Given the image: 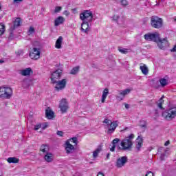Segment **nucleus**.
<instances>
[{"mask_svg": "<svg viewBox=\"0 0 176 176\" xmlns=\"http://www.w3.org/2000/svg\"><path fill=\"white\" fill-rule=\"evenodd\" d=\"M137 144H136V149L138 152H140L141 151V148L142 147L144 140L142 139V137L141 135L138 136L137 138Z\"/></svg>", "mask_w": 176, "mask_h": 176, "instance_id": "dca6fc26", "label": "nucleus"}, {"mask_svg": "<svg viewBox=\"0 0 176 176\" xmlns=\"http://www.w3.org/2000/svg\"><path fill=\"white\" fill-rule=\"evenodd\" d=\"M101 151H102V149L101 148V147H98L94 152H93V156L94 158L97 157V156H98V153H100V152H101Z\"/></svg>", "mask_w": 176, "mask_h": 176, "instance_id": "cd10ccee", "label": "nucleus"}, {"mask_svg": "<svg viewBox=\"0 0 176 176\" xmlns=\"http://www.w3.org/2000/svg\"><path fill=\"white\" fill-rule=\"evenodd\" d=\"M156 43L157 44L158 47H160V49L162 50H164L166 47H168L169 46L168 41L167 38H160V36H159Z\"/></svg>", "mask_w": 176, "mask_h": 176, "instance_id": "0eeeda50", "label": "nucleus"}, {"mask_svg": "<svg viewBox=\"0 0 176 176\" xmlns=\"http://www.w3.org/2000/svg\"><path fill=\"white\" fill-rule=\"evenodd\" d=\"M63 14H65V16H69V12H68V10H65L63 12Z\"/></svg>", "mask_w": 176, "mask_h": 176, "instance_id": "a18cd8bd", "label": "nucleus"}, {"mask_svg": "<svg viewBox=\"0 0 176 176\" xmlns=\"http://www.w3.org/2000/svg\"><path fill=\"white\" fill-rule=\"evenodd\" d=\"M140 127L142 129V128H144L145 129V127H146V125H145V124H141L140 125Z\"/></svg>", "mask_w": 176, "mask_h": 176, "instance_id": "864d4df0", "label": "nucleus"}, {"mask_svg": "<svg viewBox=\"0 0 176 176\" xmlns=\"http://www.w3.org/2000/svg\"><path fill=\"white\" fill-rule=\"evenodd\" d=\"M121 0H116V2H117V3H119V1H120Z\"/></svg>", "mask_w": 176, "mask_h": 176, "instance_id": "bf43d9fd", "label": "nucleus"}, {"mask_svg": "<svg viewBox=\"0 0 176 176\" xmlns=\"http://www.w3.org/2000/svg\"><path fill=\"white\" fill-rule=\"evenodd\" d=\"M168 145H170V142H169V140L166 141V142H165V144H164V146H168Z\"/></svg>", "mask_w": 176, "mask_h": 176, "instance_id": "8fccbe9b", "label": "nucleus"}, {"mask_svg": "<svg viewBox=\"0 0 176 176\" xmlns=\"http://www.w3.org/2000/svg\"><path fill=\"white\" fill-rule=\"evenodd\" d=\"M175 21H176V18L175 19Z\"/></svg>", "mask_w": 176, "mask_h": 176, "instance_id": "e2e57ef3", "label": "nucleus"}, {"mask_svg": "<svg viewBox=\"0 0 176 176\" xmlns=\"http://www.w3.org/2000/svg\"><path fill=\"white\" fill-rule=\"evenodd\" d=\"M128 160L129 159L127 158V156L119 157L117 159L116 167H118V168H122V167H123L126 163H127Z\"/></svg>", "mask_w": 176, "mask_h": 176, "instance_id": "9b49d317", "label": "nucleus"}, {"mask_svg": "<svg viewBox=\"0 0 176 176\" xmlns=\"http://www.w3.org/2000/svg\"><path fill=\"white\" fill-rule=\"evenodd\" d=\"M63 8L61 6H56L54 10L55 13H58V12H61Z\"/></svg>", "mask_w": 176, "mask_h": 176, "instance_id": "e433bc0d", "label": "nucleus"}, {"mask_svg": "<svg viewBox=\"0 0 176 176\" xmlns=\"http://www.w3.org/2000/svg\"><path fill=\"white\" fill-rule=\"evenodd\" d=\"M109 126V129L107 131L108 134H112L116 130V127H118V121H113V122H110V124Z\"/></svg>", "mask_w": 176, "mask_h": 176, "instance_id": "4468645a", "label": "nucleus"}, {"mask_svg": "<svg viewBox=\"0 0 176 176\" xmlns=\"http://www.w3.org/2000/svg\"><path fill=\"white\" fill-rule=\"evenodd\" d=\"M162 116L166 120H173L176 116V107H173L162 113Z\"/></svg>", "mask_w": 176, "mask_h": 176, "instance_id": "39448f33", "label": "nucleus"}, {"mask_svg": "<svg viewBox=\"0 0 176 176\" xmlns=\"http://www.w3.org/2000/svg\"><path fill=\"white\" fill-rule=\"evenodd\" d=\"M125 108H126V109H129V108H130V104H125Z\"/></svg>", "mask_w": 176, "mask_h": 176, "instance_id": "3c124183", "label": "nucleus"}, {"mask_svg": "<svg viewBox=\"0 0 176 176\" xmlns=\"http://www.w3.org/2000/svg\"><path fill=\"white\" fill-rule=\"evenodd\" d=\"M44 159L47 163H52V162H53V154L47 153L44 156Z\"/></svg>", "mask_w": 176, "mask_h": 176, "instance_id": "4be33fe9", "label": "nucleus"}, {"mask_svg": "<svg viewBox=\"0 0 176 176\" xmlns=\"http://www.w3.org/2000/svg\"><path fill=\"white\" fill-rule=\"evenodd\" d=\"M140 69L141 70L143 75H148V74L149 73V69H148V67L144 63H141Z\"/></svg>", "mask_w": 176, "mask_h": 176, "instance_id": "f3484780", "label": "nucleus"}, {"mask_svg": "<svg viewBox=\"0 0 176 176\" xmlns=\"http://www.w3.org/2000/svg\"><path fill=\"white\" fill-rule=\"evenodd\" d=\"M164 157H166V154H165V153H162V154H161L160 156V160H162V161L164 160Z\"/></svg>", "mask_w": 176, "mask_h": 176, "instance_id": "37998d69", "label": "nucleus"}, {"mask_svg": "<svg viewBox=\"0 0 176 176\" xmlns=\"http://www.w3.org/2000/svg\"><path fill=\"white\" fill-rule=\"evenodd\" d=\"M10 36H13V33H12V32H11V33L10 34Z\"/></svg>", "mask_w": 176, "mask_h": 176, "instance_id": "052dcab7", "label": "nucleus"}, {"mask_svg": "<svg viewBox=\"0 0 176 176\" xmlns=\"http://www.w3.org/2000/svg\"><path fill=\"white\" fill-rule=\"evenodd\" d=\"M40 151H41V152H43V153H49V146L43 144L41 146Z\"/></svg>", "mask_w": 176, "mask_h": 176, "instance_id": "a878e982", "label": "nucleus"}, {"mask_svg": "<svg viewBox=\"0 0 176 176\" xmlns=\"http://www.w3.org/2000/svg\"><path fill=\"white\" fill-rule=\"evenodd\" d=\"M118 50L122 53V54H127V53H129L130 51V50L127 49V48H123L122 47H118Z\"/></svg>", "mask_w": 176, "mask_h": 176, "instance_id": "393cba45", "label": "nucleus"}, {"mask_svg": "<svg viewBox=\"0 0 176 176\" xmlns=\"http://www.w3.org/2000/svg\"><path fill=\"white\" fill-rule=\"evenodd\" d=\"M65 21V19L63 16H58L54 21V25L55 27H58L60 24H63Z\"/></svg>", "mask_w": 176, "mask_h": 176, "instance_id": "6ab92c4d", "label": "nucleus"}, {"mask_svg": "<svg viewBox=\"0 0 176 176\" xmlns=\"http://www.w3.org/2000/svg\"><path fill=\"white\" fill-rule=\"evenodd\" d=\"M55 89L57 91H60V90H63L65 89V86H67V79H62L61 80H56Z\"/></svg>", "mask_w": 176, "mask_h": 176, "instance_id": "9d476101", "label": "nucleus"}, {"mask_svg": "<svg viewBox=\"0 0 176 176\" xmlns=\"http://www.w3.org/2000/svg\"><path fill=\"white\" fill-rule=\"evenodd\" d=\"M3 63H5V60H3V59H1L0 64H3Z\"/></svg>", "mask_w": 176, "mask_h": 176, "instance_id": "5fc2aeb1", "label": "nucleus"}, {"mask_svg": "<svg viewBox=\"0 0 176 176\" xmlns=\"http://www.w3.org/2000/svg\"><path fill=\"white\" fill-rule=\"evenodd\" d=\"M113 19L115 21H118V20H119V19H120V16H119V15H114L113 16Z\"/></svg>", "mask_w": 176, "mask_h": 176, "instance_id": "79ce46f5", "label": "nucleus"}, {"mask_svg": "<svg viewBox=\"0 0 176 176\" xmlns=\"http://www.w3.org/2000/svg\"><path fill=\"white\" fill-rule=\"evenodd\" d=\"M97 176H104V173H101V172H99L98 173V175Z\"/></svg>", "mask_w": 176, "mask_h": 176, "instance_id": "603ef678", "label": "nucleus"}, {"mask_svg": "<svg viewBox=\"0 0 176 176\" xmlns=\"http://www.w3.org/2000/svg\"><path fill=\"white\" fill-rule=\"evenodd\" d=\"M21 25V19L16 18L15 21H14L13 28L12 30H14L15 28H17V27H20Z\"/></svg>", "mask_w": 176, "mask_h": 176, "instance_id": "b1692460", "label": "nucleus"}, {"mask_svg": "<svg viewBox=\"0 0 176 176\" xmlns=\"http://www.w3.org/2000/svg\"><path fill=\"white\" fill-rule=\"evenodd\" d=\"M73 12H76V10H77V8H74L72 9Z\"/></svg>", "mask_w": 176, "mask_h": 176, "instance_id": "13d9d810", "label": "nucleus"}, {"mask_svg": "<svg viewBox=\"0 0 176 176\" xmlns=\"http://www.w3.org/2000/svg\"><path fill=\"white\" fill-rule=\"evenodd\" d=\"M164 102V100H162V99L159 100V102L157 103V107L160 108V109H163V104Z\"/></svg>", "mask_w": 176, "mask_h": 176, "instance_id": "473e14b6", "label": "nucleus"}, {"mask_svg": "<svg viewBox=\"0 0 176 176\" xmlns=\"http://www.w3.org/2000/svg\"><path fill=\"white\" fill-rule=\"evenodd\" d=\"M29 56L32 60H38L41 57V49L33 47L32 51L29 54Z\"/></svg>", "mask_w": 176, "mask_h": 176, "instance_id": "1a4fd4ad", "label": "nucleus"}, {"mask_svg": "<svg viewBox=\"0 0 176 176\" xmlns=\"http://www.w3.org/2000/svg\"><path fill=\"white\" fill-rule=\"evenodd\" d=\"M62 43H63V36H59L56 41L55 47L56 49H61Z\"/></svg>", "mask_w": 176, "mask_h": 176, "instance_id": "5701e85b", "label": "nucleus"}, {"mask_svg": "<svg viewBox=\"0 0 176 176\" xmlns=\"http://www.w3.org/2000/svg\"><path fill=\"white\" fill-rule=\"evenodd\" d=\"M32 74V69L31 67L26 68L25 69L21 70V74L23 76H28V75H31Z\"/></svg>", "mask_w": 176, "mask_h": 176, "instance_id": "aec40b11", "label": "nucleus"}, {"mask_svg": "<svg viewBox=\"0 0 176 176\" xmlns=\"http://www.w3.org/2000/svg\"><path fill=\"white\" fill-rule=\"evenodd\" d=\"M61 74H63V70L58 69L54 72L51 75V82L53 84L57 83V80L61 78Z\"/></svg>", "mask_w": 176, "mask_h": 176, "instance_id": "6e6552de", "label": "nucleus"}, {"mask_svg": "<svg viewBox=\"0 0 176 176\" xmlns=\"http://www.w3.org/2000/svg\"><path fill=\"white\" fill-rule=\"evenodd\" d=\"M5 34V25L0 23V36Z\"/></svg>", "mask_w": 176, "mask_h": 176, "instance_id": "7c9ffc66", "label": "nucleus"}, {"mask_svg": "<svg viewBox=\"0 0 176 176\" xmlns=\"http://www.w3.org/2000/svg\"><path fill=\"white\" fill-rule=\"evenodd\" d=\"M131 90L126 89L123 91H118V95L116 96L117 100L122 101L124 98V96H127L130 93Z\"/></svg>", "mask_w": 176, "mask_h": 176, "instance_id": "ddd939ff", "label": "nucleus"}, {"mask_svg": "<svg viewBox=\"0 0 176 176\" xmlns=\"http://www.w3.org/2000/svg\"><path fill=\"white\" fill-rule=\"evenodd\" d=\"M41 127L43 130H45L47 127V124L45 123V124H42Z\"/></svg>", "mask_w": 176, "mask_h": 176, "instance_id": "49530a36", "label": "nucleus"}, {"mask_svg": "<svg viewBox=\"0 0 176 176\" xmlns=\"http://www.w3.org/2000/svg\"><path fill=\"white\" fill-rule=\"evenodd\" d=\"M57 135H59V137H63L64 135V132L62 131H58L56 132Z\"/></svg>", "mask_w": 176, "mask_h": 176, "instance_id": "a19ab883", "label": "nucleus"}, {"mask_svg": "<svg viewBox=\"0 0 176 176\" xmlns=\"http://www.w3.org/2000/svg\"><path fill=\"white\" fill-rule=\"evenodd\" d=\"M72 142L73 144H75V145H78V138L74 137L71 139H69V142Z\"/></svg>", "mask_w": 176, "mask_h": 176, "instance_id": "72a5a7b5", "label": "nucleus"}, {"mask_svg": "<svg viewBox=\"0 0 176 176\" xmlns=\"http://www.w3.org/2000/svg\"><path fill=\"white\" fill-rule=\"evenodd\" d=\"M2 8V6L1 5V3H0V9Z\"/></svg>", "mask_w": 176, "mask_h": 176, "instance_id": "680f3d73", "label": "nucleus"}, {"mask_svg": "<svg viewBox=\"0 0 176 176\" xmlns=\"http://www.w3.org/2000/svg\"><path fill=\"white\" fill-rule=\"evenodd\" d=\"M116 148V145L113 144L112 147L110 148L111 152H115Z\"/></svg>", "mask_w": 176, "mask_h": 176, "instance_id": "c03bdc74", "label": "nucleus"}, {"mask_svg": "<svg viewBox=\"0 0 176 176\" xmlns=\"http://www.w3.org/2000/svg\"><path fill=\"white\" fill-rule=\"evenodd\" d=\"M16 54L17 56V57H20V56H23V54H24V51L20 50H18L17 52H16Z\"/></svg>", "mask_w": 176, "mask_h": 176, "instance_id": "c9c22d12", "label": "nucleus"}, {"mask_svg": "<svg viewBox=\"0 0 176 176\" xmlns=\"http://www.w3.org/2000/svg\"><path fill=\"white\" fill-rule=\"evenodd\" d=\"M163 98H164V96H162L160 98V100H162V101H163Z\"/></svg>", "mask_w": 176, "mask_h": 176, "instance_id": "4d7b16f0", "label": "nucleus"}, {"mask_svg": "<svg viewBox=\"0 0 176 176\" xmlns=\"http://www.w3.org/2000/svg\"><path fill=\"white\" fill-rule=\"evenodd\" d=\"M118 3H120L122 6H127V5H129L127 0H121Z\"/></svg>", "mask_w": 176, "mask_h": 176, "instance_id": "f704fd0d", "label": "nucleus"}, {"mask_svg": "<svg viewBox=\"0 0 176 176\" xmlns=\"http://www.w3.org/2000/svg\"><path fill=\"white\" fill-rule=\"evenodd\" d=\"M145 176H153V173L152 172H148Z\"/></svg>", "mask_w": 176, "mask_h": 176, "instance_id": "de8ad7c7", "label": "nucleus"}, {"mask_svg": "<svg viewBox=\"0 0 176 176\" xmlns=\"http://www.w3.org/2000/svg\"><path fill=\"white\" fill-rule=\"evenodd\" d=\"M120 141V139L119 138H116L112 141V144L113 145H116V144H118V142H119Z\"/></svg>", "mask_w": 176, "mask_h": 176, "instance_id": "4c0bfd02", "label": "nucleus"}, {"mask_svg": "<svg viewBox=\"0 0 176 176\" xmlns=\"http://www.w3.org/2000/svg\"><path fill=\"white\" fill-rule=\"evenodd\" d=\"M19 2H23V0H14L13 1L14 3H19Z\"/></svg>", "mask_w": 176, "mask_h": 176, "instance_id": "09e8293b", "label": "nucleus"}, {"mask_svg": "<svg viewBox=\"0 0 176 176\" xmlns=\"http://www.w3.org/2000/svg\"><path fill=\"white\" fill-rule=\"evenodd\" d=\"M134 137V134L131 133L129 137L124 139L120 143L121 147H119V149H121L122 151H131Z\"/></svg>", "mask_w": 176, "mask_h": 176, "instance_id": "f03ea898", "label": "nucleus"}, {"mask_svg": "<svg viewBox=\"0 0 176 176\" xmlns=\"http://www.w3.org/2000/svg\"><path fill=\"white\" fill-rule=\"evenodd\" d=\"M45 116L47 119H53L54 118V112L50 109L45 110Z\"/></svg>", "mask_w": 176, "mask_h": 176, "instance_id": "a211bd4d", "label": "nucleus"}, {"mask_svg": "<svg viewBox=\"0 0 176 176\" xmlns=\"http://www.w3.org/2000/svg\"><path fill=\"white\" fill-rule=\"evenodd\" d=\"M111 156V153H107V159H109V157Z\"/></svg>", "mask_w": 176, "mask_h": 176, "instance_id": "6e6d98bb", "label": "nucleus"}, {"mask_svg": "<svg viewBox=\"0 0 176 176\" xmlns=\"http://www.w3.org/2000/svg\"><path fill=\"white\" fill-rule=\"evenodd\" d=\"M13 94V90L10 87H0V98H6L9 100Z\"/></svg>", "mask_w": 176, "mask_h": 176, "instance_id": "7ed1b4c3", "label": "nucleus"}, {"mask_svg": "<svg viewBox=\"0 0 176 176\" xmlns=\"http://www.w3.org/2000/svg\"><path fill=\"white\" fill-rule=\"evenodd\" d=\"M65 145L66 153H72V152H74V151L75 150V147L74 146V145L69 143V140L66 141Z\"/></svg>", "mask_w": 176, "mask_h": 176, "instance_id": "2eb2a0df", "label": "nucleus"}, {"mask_svg": "<svg viewBox=\"0 0 176 176\" xmlns=\"http://www.w3.org/2000/svg\"><path fill=\"white\" fill-rule=\"evenodd\" d=\"M80 69V67H79V66L73 67L70 72L71 75H76V74H78V72H79Z\"/></svg>", "mask_w": 176, "mask_h": 176, "instance_id": "bb28decb", "label": "nucleus"}, {"mask_svg": "<svg viewBox=\"0 0 176 176\" xmlns=\"http://www.w3.org/2000/svg\"><path fill=\"white\" fill-rule=\"evenodd\" d=\"M160 34L157 32L155 33H147L144 35V38L145 41H147L148 42H157L159 41V36Z\"/></svg>", "mask_w": 176, "mask_h": 176, "instance_id": "423d86ee", "label": "nucleus"}, {"mask_svg": "<svg viewBox=\"0 0 176 176\" xmlns=\"http://www.w3.org/2000/svg\"><path fill=\"white\" fill-rule=\"evenodd\" d=\"M8 163H19V159L16 157H9L7 160Z\"/></svg>", "mask_w": 176, "mask_h": 176, "instance_id": "c85d7f7f", "label": "nucleus"}, {"mask_svg": "<svg viewBox=\"0 0 176 176\" xmlns=\"http://www.w3.org/2000/svg\"><path fill=\"white\" fill-rule=\"evenodd\" d=\"M34 34H35V28H34V27H30L29 28L28 32V35H32Z\"/></svg>", "mask_w": 176, "mask_h": 176, "instance_id": "2f4dec72", "label": "nucleus"}, {"mask_svg": "<svg viewBox=\"0 0 176 176\" xmlns=\"http://www.w3.org/2000/svg\"><path fill=\"white\" fill-rule=\"evenodd\" d=\"M59 108L62 113H65V112H67L68 110V102L67 101V99L63 98L60 100Z\"/></svg>", "mask_w": 176, "mask_h": 176, "instance_id": "f8f14e48", "label": "nucleus"}, {"mask_svg": "<svg viewBox=\"0 0 176 176\" xmlns=\"http://www.w3.org/2000/svg\"><path fill=\"white\" fill-rule=\"evenodd\" d=\"M108 94H109V89L108 88H105L102 92V102L104 104L105 102V100H107V97L108 96Z\"/></svg>", "mask_w": 176, "mask_h": 176, "instance_id": "412c9836", "label": "nucleus"}, {"mask_svg": "<svg viewBox=\"0 0 176 176\" xmlns=\"http://www.w3.org/2000/svg\"><path fill=\"white\" fill-rule=\"evenodd\" d=\"M151 24L153 28H156V30H160L163 27V19L160 18L157 16H151Z\"/></svg>", "mask_w": 176, "mask_h": 176, "instance_id": "20e7f679", "label": "nucleus"}, {"mask_svg": "<svg viewBox=\"0 0 176 176\" xmlns=\"http://www.w3.org/2000/svg\"><path fill=\"white\" fill-rule=\"evenodd\" d=\"M80 19L82 21L81 24V31L85 34H89L90 31V25L89 23L93 21V13L90 10H85L80 14Z\"/></svg>", "mask_w": 176, "mask_h": 176, "instance_id": "f257e3e1", "label": "nucleus"}, {"mask_svg": "<svg viewBox=\"0 0 176 176\" xmlns=\"http://www.w3.org/2000/svg\"><path fill=\"white\" fill-rule=\"evenodd\" d=\"M160 85L162 87L167 86V80L166 78H161L160 80Z\"/></svg>", "mask_w": 176, "mask_h": 176, "instance_id": "c756f323", "label": "nucleus"}, {"mask_svg": "<svg viewBox=\"0 0 176 176\" xmlns=\"http://www.w3.org/2000/svg\"><path fill=\"white\" fill-rule=\"evenodd\" d=\"M41 127H42V124H41L35 125L34 126V130L35 131L39 130L41 129Z\"/></svg>", "mask_w": 176, "mask_h": 176, "instance_id": "ea45409f", "label": "nucleus"}, {"mask_svg": "<svg viewBox=\"0 0 176 176\" xmlns=\"http://www.w3.org/2000/svg\"><path fill=\"white\" fill-rule=\"evenodd\" d=\"M111 122L112 121L106 118L104 120L103 123H105L106 124H107V126H109Z\"/></svg>", "mask_w": 176, "mask_h": 176, "instance_id": "58836bf2", "label": "nucleus"}]
</instances>
